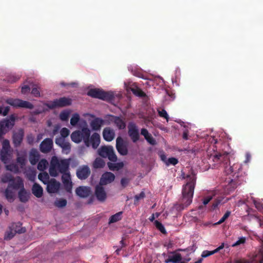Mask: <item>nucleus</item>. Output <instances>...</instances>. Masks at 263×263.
Wrapping results in <instances>:
<instances>
[{
  "instance_id": "nucleus-1",
  "label": "nucleus",
  "mask_w": 263,
  "mask_h": 263,
  "mask_svg": "<svg viewBox=\"0 0 263 263\" xmlns=\"http://www.w3.org/2000/svg\"><path fill=\"white\" fill-rule=\"evenodd\" d=\"M71 140L76 143L83 141L87 147L90 145L96 149L100 143V136L97 133H94L90 136V130L87 127H83L81 130H76L71 135Z\"/></svg>"
},
{
  "instance_id": "nucleus-2",
  "label": "nucleus",
  "mask_w": 263,
  "mask_h": 263,
  "mask_svg": "<svg viewBox=\"0 0 263 263\" xmlns=\"http://www.w3.org/2000/svg\"><path fill=\"white\" fill-rule=\"evenodd\" d=\"M193 183H189L182 186V197L179 203L175 205V209L178 211H181L190 205L192 202L195 189V179Z\"/></svg>"
},
{
  "instance_id": "nucleus-3",
  "label": "nucleus",
  "mask_w": 263,
  "mask_h": 263,
  "mask_svg": "<svg viewBox=\"0 0 263 263\" xmlns=\"http://www.w3.org/2000/svg\"><path fill=\"white\" fill-rule=\"evenodd\" d=\"M87 95L102 100L110 101L114 99V95L111 91H105L99 88L90 89L87 92Z\"/></svg>"
},
{
  "instance_id": "nucleus-4",
  "label": "nucleus",
  "mask_w": 263,
  "mask_h": 263,
  "mask_svg": "<svg viewBox=\"0 0 263 263\" xmlns=\"http://www.w3.org/2000/svg\"><path fill=\"white\" fill-rule=\"evenodd\" d=\"M20 186H23V181L20 177L16 178V183H9L7 189L5 191V196L6 198L9 202H13L14 200V193L10 190L13 189L17 190Z\"/></svg>"
},
{
  "instance_id": "nucleus-5",
  "label": "nucleus",
  "mask_w": 263,
  "mask_h": 263,
  "mask_svg": "<svg viewBox=\"0 0 263 263\" xmlns=\"http://www.w3.org/2000/svg\"><path fill=\"white\" fill-rule=\"evenodd\" d=\"M15 118L14 115H11L8 118L0 121V139L10 129L12 128L15 123Z\"/></svg>"
},
{
  "instance_id": "nucleus-6",
  "label": "nucleus",
  "mask_w": 263,
  "mask_h": 263,
  "mask_svg": "<svg viewBox=\"0 0 263 263\" xmlns=\"http://www.w3.org/2000/svg\"><path fill=\"white\" fill-rule=\"evenodd\" d=\"M99 155L103 158H107L110 161L115 162L117 160L116 155L112 146H103L98 150Z\"/></svg>"
},
{
  "instance_id": "nucleus-7",
  "label": "nucleus",
  "mask_w": 263,
  "mask_h": 263,
  "mask_svg": "<svg viewBox=\"0 0 263 263\" xmlns=\"http://www.w3.org/2000/svg\"><path fill=\"white\" fill-rule=\"evenodd\" d=\"M6 102L10 105L16 108H33V105L30 102L19 99L9 98Z\"/></svg>"
},
{
  "instance_id": "nucleus-8",
  "label": "nucleus",
  "mask_w": 263,
  "mask_h": 263,
  "mask_svg": "<svg viewBox=\"0 0 263 263\" xmlns=\"http://www.w3.org/2000/svg\"><path fill=\"white\" fill-rule=\"evenodd\" d=\"M71 104V100L66 97H62L59 99H55L47 105L50 109L57 107H63L69 106Z\"/></svg>"
},
{
  "instance_id": "nucleus-9",
  "label": "nucleus",
  "mask_w": 263,
  "mask_h": 263,
  "mask_svg": "<svg viewBox=\"0 0 263 263\" xmlns=\"http://www.w3.org/2000/svg\"><path fill=\"white\" fill-rule=\"evenodd\" d=\"M128 134L134 143L137 142L140 138L139 130L136 124L130 122L128 125Z\"/></svg>"
},
{
  "instance_id": "nucleus-10",
  "label": "nucleus",
  "mask_w": 263,
  "mask_h": 263,
  "mask_svg": "<svg viewBox=\"0 0 263 263\" xmlns=\"http://www.w3.org/2000/svg\"><path fill=\"white\" fill-rule=\"evenodd\" d=\"M128 143L121 137H118L116 139V149L118 152L122 156H126L128 154Z\"/></svg>"
},
{
  "instance_id": "nucleus-11",
  "label": "nucleus",
  "mask_w": 263,
  "mask_h": 263,
  "mask_svg": "<svg viewBox=\"0 0 263 263\" xmlns=\"http://www.w3.org/2000/svg\"><path fill=\"white\" fill-rule=\"evenodd\" d=\"M58 166L59 173L63 174L69 173L70 159H65L59 160L57 158L54 159Z\"/></svg>"
},
{
  "instance_id": "nucleus-12",
  "label": "nucleus",
  "mask_w": 263,
  "mask_h": 263,
  "mask_svg": "<svg viewBox=\"0 0 263 263\" xmlns=\"http://www.w3.org/2000/svg\"><path fill=\"white\" fill-rule=\"evenodd\" d=\"M22 224L20 222H18L17 223L13 224L12 225L13 229H14V231L12 230L7 231L5 235V239L10 240L12 239L15 235V234L17 233L18 234L24 233L26 232L25 228L22 227L20 229L17 228V227H20Z\"/></svg>"
},
{
  "instance_id": "nucleus-13",
  "label": "nucleus",
  "mask_w": 263,
  "mask_h": 263,
  "mask_svg": "<svg viewBox=\"0 0 263 263\" xmlns=\"http://www.w3.org/2000/svg\"><path fill=\"white\" fill-rule=\"evenodd\" d=\"M90 173L91 171L89 166L87 165H83L77 169L76 175L79 179L85 180L89 176Z\"/></svg>"
},
{
  "instance_id": "nucleus-14",
  "label": "nucleus",
  "mask_w": 263,
  "mask_h": 263,
  "mask_svg": "<svg viewBox=\"0 0 263 263\" xmlns=\"http://www.w3.org/2000/svg\"><path fill=\"white\" fill-rule=\"evenodd\" d=\"M53 147V141L50 138L45 139L40 145V149L43 153L50 152Z\"/></svg>"
},
{
  "instance_id": "nucleus-15",
  "label": "nucleus",
  "mask_w": 263,
  "mask_h": 263,
  "mask_svg": "<svg viewBox=\"0 0 263 263\" xmlns=\"http://www.w3.org/2000/svg\"><path fill=\"white\" fill-rule=\"evenodd\" d=\"M95 194L97 199L101 202L104 201L107 197V194L104 187L100 184L96 185Z\"/></svg>"
},
{
  "instance_id": "nucleus-16",
  "label": "nucleus",
  "mask_w": 263,
  "mask_h": 263,
  "mask_svg": "<svg viewBox=\"0 0 263 263\" xmlns=\"http://www.w3.org/2000/svg\"><path fill=\"white\" fill-rule=\"evenodd\" d=\"M62 181L65 190L68 193H71L72 183L69 172L62 174Z\"/></svg>"
},
{
  "instance_id": "nucleus-17",
  "label": "nucleus",
  "mask_w": 263,
  "mask_h": 263,
  "mask_svg": "<svg viewBox=\"0 0 263 263\" xmlns=\"http://www.w3.org/2000/svg\"><path fill=\"white\" fill-rule=\"evenodd\" d=\"M115 179V175L111 172H105L102 174L99 184L100 185H105L110 183L114 181Z\"/></svg>"
},
{
  "instance_id": "nucleus-18",
  "label": "nucleus",
  "mask_w": 263,
  "mask_h": 263,
  "mask_svg": "<svg viewBox=\"0 0 263 263\" xmlns=\"http://www.w3.org/2000/svg\"><path fill=\"white\" fill-rule=\"evenodd\" d=\"M24 136V132L22 128H20L17 131L13 133L12 139L15 147H17L21 145Z\"/></svg>"
},
{
  "instance_id": "nucleus-19",
  "label": "nucleus",
  "mask_w": 263,
  "mask_h": 263,
  "mask_svg": "<svg viewBox=\"0 0 263 263\" xmlns=\"http://www.w3.org/2000/svg\"><path fill=\"white\" fill-rule=\"evenodd\" d=\"M47 190L49 193H57L60 187V183L55 179H51L47 183Z\"/></svg>"
},
{
  "instance_id": "nucleus-20",
  "label": "nucleus",
  "mask_w": 263,
  "mask_h": 263,
  "mask_svg": "<svg viewBox=\"0 0 263 263\" xmlns=\"http://www.w3.org/2000/svg\"><path fill=\"white\" fill-rule=\"evenodd\" d=\"M40 157V155L39 151L35 148H31L29 155V160L30 163L33 165L36 164L39 161Z\"/></svg>"
},
{
  "instance_id": "nucleus-21",
  "label": "nucleus",
  "mask_w": 263,
  "mask_h": 263,
  "mask_svg": "<svg viewBox=\"0 0 263 263\" xmlns=\"http://www.w3.org/2000/svg\"><path fill=\"white\" fill-rule=\"evenodd\" d=\"M229 153L227 152L218 153L213 157V161L215 162L222 161L227 164L229 162Z\"/></svg>"
},
{
  "instance_id": "nucleus-22",
  "label": "nucleus",
  "mask_w": 263,
  "mask_h": 263,
  "mask_svg": "<svg viewBox=\"0 0 263 263\" xmlns=\"http://www.w3.org/2000/svg\"><path fill=\"white\" fill-rule=\"evenodd\" d=\"M182 178L183 179H186V183L185 184H187L189 183H193L194 180L195 179V186L196 183V174L195 173L193 169H191L190 172L189 174L185 175V174L183 172L181 174Z\"/></svg>"
},
{
  "instance_id": "nucleus-23",
  "label": "nucleus",
  "mask_w": 263,
  "mask_h": 263,
  "mask_svg": "<svg viewBox=\"0 0 263 263\" xmlns=\"http://www.w3.org/2000/svg\"><path fill=\"white\" fill-rule=\"evenodd\" d=\"M76 193L80 197L86 198L88 197L90 193V188L84 186H79L76 189Z\"/></svg>"
},
{
  "instance_id": "nucleus-24",
  "label": "nucleus",
  "mask_w": 263,
  "mask_h": 263,
  "mask_svg": "<svg viewBox=\"0 0 263 263\" xmlns=\"http://www.w3.org/2000/svg\"><path fill=\"white\" fill-rule=\"evenodd\" d=\"M104 123V120L100 118H95L90 123V125L92 129L95 131L99 130Z\"/></svg>"
},
{
  "instance_id": "nucleus-25",
  "label": "nucleus",
  "mask_w": 263,
  "mask_h": 263,
  "mask_svg": "<svg viewBox=\"0 0 263 263\" xmlns=\"http://www.w3.org/2000/svg\"><path fill=\"white\" fill-rule=\"evenodd\" d=\"M115 132L114 130L109 127H105L103 131V137L104 139L108 142L111 141L115 138Z\"/></svg>"
},
{
  "instance_id": "nucleus-26",
  "label": "nucleus",
  "mask_w": 263,
  "mask_h": 263,
  "mask_svg": "<svg viewBox=\"0 0 263 263\" xmlns=\"http://www.w3.org/2000/svg\"><path fill=\"white\" fill-rule=\"evenodd\" d=\"M16 160L17 163L20 166V168H24L27 162L26 153L18 154Z\"/></svg>"
},
{
  "instance_id": "nucleus-27",
  "label": "nucleus",
  "mask_w": 263,
  "mask_h": 263,
  "mask_svg": "<svg viewBox=\"0 0 263 263\" xmlns=\"http://www.w3.org/2000/svg\"><path fill=\"white\" fill-rule=\"evenodd\" d=\"M20 191L18 193V196L20 200L22 202H27L29 198V193H27V192L24 189L23 186H20Z\"/></svg>"
},
{
  "instance_id": "nucleus-28",
  "label": "nucleus",
  "mask_w": 263,
  "mask_h": 263,
  "mask_svg": "<svg viewBox=\"0 0 263 263\" xmlns=\"http://www.w3.org/2000/svg\"><path fill=\"white\" fill-rule=\"evenodd\" d=\"M32 192L35 197L40 198L43 195V190L40 185L35 183L32 186Z\"/></svg>"
},
{
  "instance_id": "nucleus-29",
  "label": "nucleus",
  "mask_w": 263,
  "mask_h": 263,
  "mask_svg": "<svg viewBox=\"0 0 263 263\" xmlns=\"http://www.w3.org/2000/svg\"><path fill=\"white\" fill-rule=\"evenodd\" d=\"M49 172L50 176L52 177H57L58 175L59 171L58 170V166L54 158H52L51 161Z\"/></svg>"
},
{
  "instance_id": "nucleus-30",
  "label": "nucleus",
  "mask_w": 263,
  "mask_h": 263,
  "mask_svg": "<svg viewBox=\"0 0 263 263\" xmlns=\"http://www.w3.org/2000/svg\"><path fill=\"white\" fill-rule=\"evenodd\" d=\"M1 182L3 183H16V180L13 176L10 173H6L3 175L1 178Z\"/></svg>"
},
{
  "instance_id": "nucleus-31",
  "label": "nucleus",
  "mask_w": 263,
  "mask_h": 263,
  "mask_svg": "<svg viewBox=\"0 0 263 263\" xmlns=\"http://www.w3.org/2000/svg\"><path fill=\"white\" fill-rule=\"evenodd\" d=\"M107 166L111 171H119L123 167L124 163L123 162L118 163L108 162Z\"/></svg>"
},
{
  "instance_id": "nucleus-32",
  "label": "nucleus",
  "mask_w": 263,
  "mask_h": 263,
  "mask_svg": "<svg viewBox=\"0 0 263 263\" xmlns=\"http://www.w3.org/2000/svg\"><path fill=\"white\" fill-rule=\"evenodd\" d=\"M181 255L179 253H177L173 255L172 257L165 259L164 262L169 263L170 262H172L173 263H178L179 261H181Z\"/></svg>"
},
{
  "instance_id": "nucleus-33",
  "label": "nucleus",
  "mask_w": 263,
  "mask_h": 263,
  "mask_svg": "<svg viewBox=\"0 0 263 263\" xmlns=\"http://www.w3.org/2000/svg\"><path fill=\"white\" fill-rule=\"evenodd\" d=\"M114 123L119 129H124L126 127L125 122L119 117H115Z\"/></svg>"
},
{
  "instance_id": "nucleus-34",
  "label": "nucleus",
  "mask_w": 263,
  "mask_h": 263,
  "mask_svg": "<svg viewBox=\"0 0 263 263\" xmlns=\"http://www.w3.org/2000/svg\"><path fill=\"white\" fill-rule=\"evenodd\" d=\"M6 168L7 170L12 172L15 174H17L20 172L18 165L13 163L6 165Z\"/></svg>"
},
{
  "instance_id": "nucleus-35",
  "label": "nucleus",
  "mask_w": 263,
  "mask_h": 263,
  "mask_svg": "<svg viewBox=\"0 0 263 263\" xmlns=\"http://www.w3.org/2000/svg\"><path fill=\"white\" fill-rule=\"evenodd\" d=\"M48 165V161L45 159H42L39 162L37 168L40 171H44L47 168Z\"/></svg>"
},
{
  "instance_id": "nucleus-36",
  "label": "nucleus",
  "mask_w": 263,
  "mask_h": 263,
  "mask_svg": "<svg viewBox=\"0 0 263 263\" xmlns=\"http://www.w3.org/2000/svg\"><path fill=\"white\" fill-rule=\"evenodd\" d=\"M122 212H119L112 215L109 220V223L116 222L122 219Z\"/></svg>"
},
{
  "instance_id": "nucleus-37",
  "label": "nucleus",
  "mask_w": 263,
  "mask_h": 263,
  "mask_svg": "<svg viewBox=\"0 0 263 263\" xmlns=\"http://www.w3.org/2000/svg\"><path fill=\"white\" fill-rule=\"evenodd\" d=\"M252 263H263V251L260 250L257 254L254 256Z\"/></svg>"
},
{
  "instance_id": "nucleus-38",
  "label": "nucleus",
  "mask_w": 263,
  "mask_h": 263,
  "mask_svg": "<svg viewBox=\"0 0 263 263\" xmlns=\"http://www.w3.org/2000/svg\"><path fill=\"white\" fill-rule=\"evenodd\" d=\"M9 153V152L7 151H1V159L5 164L7 163L9 161L10 156Z\"/></svg>"
},
{
  "instance_id": "nucleus-39",
  "label": "nucleus",
  "mask_w": 263,
  "mask_h": 263,
  "mask_svg": "<svg viewBox=\"0 0 263 263\" xmlns=\"http://www.w3.org/2000/svg\"><path fill=\"white\" fill-rule=\"evenodd\" d=\"M38 178L44 184H46L49 181V177L47 173L43 172L39 174Z\"/></svg>"
},
{
  "instance_id": "nucleus-40",
  "label": "nucleus",
  "mask_w": 263,
  "mask_h": 263,
  "mask_svg": "<svg viewBox=\"0 0 263 263\" xmlns=\"http://www.w3.org/2000/svg\"><path fill=\"white\" fill-rule=\"evenodd\" d=\"M105 165V162L101 158H96L95 160L93 166L96 168H102Z\"/></svg>"
},
{
  "instance_id": "nucleus-41",
  "label": "nucleus",
  "mask_w": 263,
  "mask_h": 263,
  "mask_svg": "<svg viewBox=\"0 0 263 263\" xmlns=\"http://www.w3.org/2000/svg\"><path fill=\"white\" fill-rule=\"evenodd\" d=\"M67 204V200L65 199L61 198L59 200H57L54 202V205L58 208H63L65 207Z\"/></svg>"
},
{
  "instance_id": "nucleus-42",
  "label": "nucleus",
  "mask_w": 263,
  "mask_h": 263,
  "mask_svg": "<svg viewBox=\"0 0 263 263\" xmlns=\"http://www.w3.org/2000/svg\"><path fill=\"white\" fill-rule=\"evenodd\" d=\"M61 147L62 148L63 153L68 154L70 152L71 145L68 142H65Z\"/></svg>"
},
{
  "instance_id": "nucleus-43",
  "label": "nucleus",
  "mask_w": 263,
  "mask_h": 263,
  "mask_svg": "<svg viewBox=\"0 0 263 263\" xmlns=\"http://www.w3.org/2000/svg\"><path fill=\"white\" fill-rule=\"evenodd\" d=\"M155 226L156 228L159 230L162 233L166 234V231L163 226V224L158 220H155L154 222Z\"/></svg>"
},
{
  "instance_id": "nucleus-44",
  "label": "nucleus",
  "mask_w": 263,
  "mask_h": 263,
  "mask_svg": "<svg viewBox=\"0 0 263 263\" xmlns=\"http://www.w3.org/2000/svg\"><path fill=\"white\" fill-rule=\"evenodd\" d=\"M70 115V112L67 110L62 111L60 114V119L63 121H67Z\"/></svg>"
},
{
  "instance_id": "nucleus-45",
  "label": "nucleus",
  "mask_w": 263,
  "mask_h": 263,
  "mask_svg": "<svg viewBox=\"0 0 263 263\" xmlns=\"http://www.w3.org/2000/svg\"><path fill=\"white\" fill-rule=\"evenodd\" d=\"M10 143L8 140L5 139L2 143V148L1 151L9 152L10 151Z\"/></svg>"
},
{
  "instance_id": "nucleus-46",
  "label": "nucleus",
  "mask_w": 263,
  "mask_h": 263,
  "mask_svg": "<svg viewBox=\"0 0 263 263\" xmlns=\"http://www.w3.org/2000/svg\"><path fill=\"white\" fill-rule=\"evenodd\" d=\"M80 120V116L78 114H74L70 119V124L72 126L77 125L79 121Z\"/></svg>"
},
{
  "instance_id": "nucleus-47",
  "label": "nucleus",
  "mask_w": 263,
  "mask_h": 263,
  "mask_svg": "<svg viewBox=\"0 0 263 263\" xmlns=\"http://www.w3.org/2000/svg\"><path fill=\"white\" fill-rule=\"evenodd\" d=\"M178 163V160L177 158L174 157L169 158L165 163L166 166L170 165H175Z\"/></svg>"
},
{
  "instance_id": "nucleus-48",
  "label": "nucleus",
  "mask_w": 263,
  "mask_h": 263,
  "mask_svg": "<svg viewBox=\"0 0 263 263\" xmlns=\"http://www.w3.org/2000/svg\"><path fill=\"white\" fill-rule=\"evenodd\" d=\"M231 212L227 211L222 217L217 222L216 224H220L223 223L230 215Z\"/></svg>"
},
{
  "instance_id": "nucleus-49",
  "label": "nucleus",
  "mask_w": 263,
  "mask_h": 263,
  "mask_svg": "<svg viewBox=\"0 0 263 263\" xmlns=\"http://www.w3.org/2000/svg\"><path fill=\"white\" fill-rule=\"evenodd\" d=\"M158 112L160 117L165 118L167 121H168V115L165 109H163L161 110H158Z\"/></svg>"
},
{
  "instance_id": "nucleus-50",
  "label": "nucleus",
  "mask_w": 263,
  "mask_h": 263,
  "mask_svg": "<svg viewBox=\"0 0 263 263\" xmlns=\"http://www.w3.org/2000/svg\"><path fill=\"white\" fill-rule=\"evenodd\" d=\"M69 133H70L69 130L66 127H64V128H62L61 130V132H60V134L61 135V137L64 138L68 137V135H69Z\"/></svg>"
},
{
  "instance_id": "nucleus-51",
  "label": "nucleus",
  "mask_w": 263,
  "mask_h": 263,
  "mask_svg": "<svg viewBox=\"0 0 263 263\" xmlns=\"http://www.w3.org/2000/svg\"><path fill=\"white\" fill-rule=\"evenodd\" d=\"M10 110L9 106L3 107L0 106V115H3L4 116H6Z\"/></svg>"
},
{
  "instance_id": "nucleus-52",
  "label": "nucleus",
  "mask_w": 263,
  "mask_h": 263,
  "mask_svg": "<svg viewBox=\"0 0 263 263\" xmlns=\"http://www.w3.org/2000/svg\"><path fill=\"white\" fill-rule=\"evenodd\" d=\"M221 201L222 200L221 199H216V200H215L213 201L212 205L211 206V210H215V209H216L218 208V205L221 202Z\"/></svg>"
},
{
  "instance_id": "nucleus-53",
  "label": "nucleus",
  "mask_w": 263,
  "mask_h": 263,
  "mask_svg": "<svg viewBox=\"0 0 263 263\" xmlns=\"http://www.w3.org/2000/svg\"><path fill=\"white\" fill-rule=\"evenodd\" d=\"M246 242V238L244 237H241L239 238L238 240H237L235 243L232 245V247H235L238 246L241 244H243Z\"/></svg>"
},
{
  "instance_id": "nucleus-54",
  "label": "nucleus",
  "mask_w": 263,
  "mask_h": 263,
  "mask_svg": "<svg viewBox=\"0 0 263 263\" xmlns=\"http://www.w3.org/2000/svg\"><path fill=\"white\" fill-rule=\"evenodd\" d=\"M145 139L147 141V142L152 145H155L157 144L156 140L153 138L151 134L149 135L148 137H146Z\"/></svg>"
},
{
  "instance_id": "nucleus-55",
  "label": "nucleus",
  "mask_w": 263,
  "mask_h": 263,
  "mask_svg": "<svg viewBox=\"0 0 263 263\" xmlns=\"http://www.w3.org/2000/svg\"><path fill=\"white\" fill-rule=\"evenodd\" d=\"M254 260V257L251 259V260H249L246 259H236L233 261V263H252Z\"/></svg>"
},
{
  "instance_id": "nucleus-56",
  "label": "nucleus",
  "mask_w": 263,
  "mask_h": 263,
  "mask_svg": "<svg viewBox=\"0 0 263 263\" xmlns=\"http://www.w3.org/2000/svg\"><path fill=\"white\" fill-rule=\"evenodd\" d=\"M215 253L214 252V250L213 251H208V250H205V251H203L202 253V254H201V256L203 258H205V257H207L210 255H213Z\"/></svg>"
},
{
  "instance_id": "nucleus-57",
  "label": "nucleus",
  "mask_w": 263,
  "mask_h": 263,
  "mask_svg": "<svg viewBox=\"0 0 263 263\" xmlns=\"http://www.w3.org/2000/svg\"><path fill=\"white\" fill-rule=\"evenodd\" d=\"M65 142L64 138L62 137L57 138L55 140V144L60 147H61Z\"/></svg>"
},
{
  "instance_id": "nucleus-58",
  "label": "nucleus",
  "mask_w": 263,
  "mask_h": 263,
  "mask_svg": "<svg viewBox=\"0 0 263 263\" xmlns=\"http://www.w3.org/2000/svg\"><path fill=\"white\" fill-rule=\"evenodd\" d=\"M31 93L34 97H40V92L39 90V88L36 87H33L32 89Z\"/></svg>"
},
{
  "instance_id": "nucleus-59",
  "label": "nucleus",
  "mask_w": 263,
  "mask_h": 263,
  "mask_svg": "<svg viewBox=\"0 0 263 263\" xmlns=\"http://www.w3.org/2000/svg\"><path fill=\"white\" fill-rule=\"evenodd\" d=\"M133 92L136 95L140 97H144L146 96L145 93L141 89L133 90Z\"/></svg>"
},
{
  "instance_id": "nucleus-60",
  "label": "nucleus",
  "mask_w": 263,
  "mask_h": 263,
  "mask_svg": "<svg viewBox=\"0 0 263 263\" xmlns=\"http://www.w3.org/2000/svg\"><path fill=\"white\" fill-rule=\"evenodd\" d=\"M145 197V193L144 192H141L140 194L135 195V203L138 202L139 200L144 198Z\"/></svg>"
},
{
  "instance_id": "nucleus-61",
  "label": "nucleus",
  "mask_w": 263,
  "mask_h": 263,
  "mask_svg": "<svg viewBox=\"0 0 263 263\" xmlns=\"http://www.w3.org/2000/svg\"><path fill=\"white\" fill-rule=\"evenodd\" d=\"M129 182V179L127 178H123L121 180V184L122 187H125Z\"/></svg>"
},
{
  "instance_id": "nucleus-62",
  "label": "nucleus",
  "mask_w": 263,
  "mask_h": 263,
  "mask_svg": "<svg viewBox=\"0 0 263 263\" xmlns=\"http://www.w3.org/2000/svg\"><path fill=\"white\" fill-rule=\"evenodd\" d=\"M214 195H209L205 197L203 200V204L205 205H206L213 198Z\"/></svg>"
},
{
  "instance_id": "nucleus-63",
  "label": "nucleus",
  "mask_w": 263,
  "mask_h": 263,
  "mask_svg": "<svg viewBox=\"0 0 263 263\" xmlns=\"http://www.w3.org/2000/svg\"><path fill=\"white\" fill-rule=\"evenodd\" d=\"M30 90V87L28 85H25L22 87L21 92L23 94H26Z\"/></svg>"
},
{
  "instance_id": "nucleus-64",
  "label": "nucleus",
  "mask_w": 263,
  "mask_h": 263,
  "mask_svg": "<svg viewBox=\"0 0 263 263\" xmlns=\"http://www.w3.org/2000/svg\"><path fill=\"white\" fill-rule=\"evenodd\" d=\"M141 134L144 137V138L148 137L151 134H149L146 128H142L141 130Z\"/></svg>"
}]
</instances>
